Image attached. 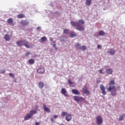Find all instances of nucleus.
<instances>
[{
	"label": "nucleus",
	"mask_w": 125,
	"mask_h": 125,
	"mask_svg": "<svg viewBox=\"0 0 125 125\" xmlns=\"http://www.w3.org/2000/svg\"><path fill=\"white\" fill-rule=\"evenodd\" d=\"M29 21L27 20H22L21 21V24L22 26H27L29 25Z\"/></svg>",
	"instance_id": "nucleus-8"
},
{
	"label": "nucleus",
	"mask_w": 125,
	"mask_h": 125,
	"mask_svg": "<svg viewBox=\"0 0 125 125\" xmlns=\"http://www.w3.org/2000/svg\"><path fill=\"white\" fill-rule=\"evenodd\" d=\"M25 40H22L21 41H17L16 44L18 46H23L24 45V43L25 42Z\"/></svg>",
	"instance_id": "nucleus-7"
},
{
	"label": "nucleus",
	"mask_w": 125,
	"mask_h": 125,
	"mask_svg": "<svg viewBox=\"0 0 125 125\" xmlns=\"http://www.w3.org/2000/svg\"><path fill=\"white\" fill-rule=\"evenodd\" d=\"M62 94H65V93H67V90H66V89L62 88L61 91Z\"/></svg>",
	"instance_id": "nucleus-23"
},
{
	"label": "nucleus",
	"mask_w": 125,
	"mask_h": 125,
	"mask_svg": "<svg viewBox=\"0 0 125 125\" xmlns=\"http://www.w3.org/2000/svg\"><path fill=\"white\" fill-rule=\"evenodd\" d=\"M83 93L84 94H87V95H89L90 92L89 91L87 90V88L86 87H84L83 89Z\"/></svg>",
	"instance_id": "nucleus-9"
},
{
	"label": "nucleus",
	"mask_w": 125,
	"mask_h": 125,
	"mask_svg": "<svg viewBox=\"0 0 125 125\" xmlns=\"http://www.w3.org/2000/svg\"><path fill=\"white\" fill-rule=\"evenodd\" d=\"M37 113L38 110H37V109L30 110L29 113H27L25 116L24 121H28V120H30V119L32 118V116H34V115H36V114Z\"/></svg>",
	"instance_id": "nucleus-1"
},
{
	"label": "nucleus",
	"mask_w": 125,
	"mask_h": 125,
	"mask_svg": "<svg viewBox=\"0 0 125 125\" xmlns=\"http://www.w3.org/2000/svg\"><path fill=\"white\" fill-rule=\"evenodd\" d=\"M62 42H64V40H62V39H61Z\"/></svg>",
	"instance_id": "nucleus-48"
},
{
	"label": "nucleus",
	"mask_w": 125,
	"mask_h": 125,
	"mask_svg": "<svg viewBox=\"0 0 125 125\" xmlns=\"http://www.w3.org/2000/svg\"><path fill=\"white\" fill-rule=\"evenodd\" d=\"M63 95H64L65 97H68L69 96V95L67 94V93L63 94Z\"/></svg>",
	"instance_id": "nucleus-42"
},
{
	"label": "nucleus",
	"mask_w": 125,
	"mask_h": 125,
	"mask_svg": "<svg viewBox=\"0 0 125 125\" xmlns=\"http://www.w3.org/2000/svg\"><path fill=\"white\" fill-rule=\"evenodd\" d=\"M109 86L110 85H112V84H115V81L111 80L109 82Z\"/></svg>",
	"instance_id": "nucleus-34"
},
{
	"label": "nucleus",
	"mask_w": 125,
	"mask_h": 125,
	"mask_svg": "<svg viewBox=\"0 0 125 125\" xmlns=\"http://www.w3.org/2000/svg\"><path fill=\"white\" fill-rule=\"evenodd\" d=\"M41 41L42 42H46L47 41V38H46V37H42V38H41Z\"/></svg>",
	"instance_id": "nucleus-28"
},
{
	"label": "nucleus",
	"mask_w": 125,
	"mask_h": 125,
	"mask_svg": "<svg viewBox=\"0 0 125 125\" xmlns=\"http://www.w3.org/2000/svg\"><path fill=\"white\" fill-rule=\"evenodd\" d=\"M72 92L73 94H75V95H80V94H81V93L80 92V91H79V90L75 89H73L72 90Z\"/></svg>",
	"instance_id": "nucleus-11"
},
{
	"label": "nucleus",
	"mask_w": 125,
	"mask_h": 125,
	"mask_svg": "<svg viewBox=\"0 0 125 125\" xmlns=\"http://www.w3.org/2000/svg\"><path fill=\"white\" fill-rule=\"evenodd\" d=\"M85 4L86 5H87V6H89L90 4H91V1H92V0H85Z\"/></svg>",
	"instance_id": "nucleus-19"
},
{
	"label": "nucleus",
	"mask_w": 125,
	"mask_h": 125,
	"mask_svg": "<svg viewBox=\"0 0 125 125\" xmlns=\"http://www.w3.org/2000/svg\"><path fill=\"white\" fill-rule=\"evenodd\" d=\"M68 83L69 84H73V82L70 80H68Z\"/></svg>",
	"instance_id": "nucleus-40"
},
{
	"label": "nucleus",
	"mask_w": 125,
	"mask_h": 125,
	"mask_svg": "<svg viewBox=\"0 0 125 125\" xmlns=\"http://www.w3.org/2000/svg\"><path fill=\"white\" fill-rule=\"evenodd\" d=\"M63 34H69V29H63Z\"/></svg>",
	"instance_id": "nucleus-31"
},
{
	"label": "nucleus",
	"mask_w": 125,
	"mask_h": 125,
	"mask_svg": "<svg viewBox=\"0 0 125 125\" xmlns=\"http://www.w3.org/2000/svg\"><path fill=\"white\" fill-rule=\"evenodd\" d=\"M73 99H74L75 101L76 102H83V100H84V98L83 97H81L80 96H73Z\"/></svg>",
	"instance_id": "nucleus-3"
},
{
	"label": "nucleus",
	"mask_w": 125,
	"mask_h": 125,
	"mask_svg": "<svg viewBox=\"0 0 125 125\" xmlns=\"http://www.w3.org/2000/svg\"><path fill=\"white\" fill-rule=\"evenodd\" d=\"M71 86H73L72 85H71Z\"/></svg>",
	"instance_id": "nucleus-50"
},
{
	"label": "nucleus",
	"mask_w": 125,
	"mask_h": 125,
	"mask_svg": "<svg viewBox=\"0 0 125 125\" xmlns=\"http://www.w3.org/2000/svg\"><path fill=\"white\" fill-rule=\"evenodd\" d=\"M53 118L54 119H57V118H58V115H54Z\"/></svg>",
	"instance_id": "nucleus-44"
},
{
	"label": "nucleus",
	"mask_w": 125,
	"mask_h": 125,
	"mask_svg": "<svg viewBox=\"0 0 125 125\" xmlns=\"http://www.w3.org/2000/svg\"><path fill=\"white\" fill-rule=\"evenodd\" d=\"M75 48L76 49H81V48L82 46H81V44L79 43L78 42H77L75 45Z\"/></svg>",
	"instance_id": "nucleus-18"
},
{
	"label": "nucleus",
	"mask_w": 125,
	"mask_h": 125,
	"mask_svg": "<svg viewBox=\"0 0 125 125\" xmlns=\"http://www.w3.org/2000/svg\"><path fill=\"white\" fill-rule=\"evenodd\" d=\"M104 10H106V9L105 8H104Z\"/></svg>",
	"instance_id": "nucleus-49"
},
{
	"label": "nucleus",
	"mask_w": 125,
	"mask_h": 125,
	"mask_svg": "<svg viewBox=\"0 0 125 125\" xmlns=\"http://www.w3.org/2000/svg\"><path fill=\"white\" fill-rule=\"evenodd\" d=\"M80 49H81V50H83L84 51V50H85L86 49V46L83 45V46H81V48H80Z\"/></svg>",
	"instance_id": "nucleus-32"
},
{
	"label": "nucleus",
	"mask_w": 125,
	"mask_h": 125,
	"mask_svg": "<svg viewBox=\"0 0 125 125\" xmlns=\"http://www.w3.org/2000/svg\"><path fill=\"white\" fill-rule=\"evenodd\" d=\"M9 77H10L11 78H13V79H14V74H13V73H10L9 74Z\"/></svg>",
	"instance_id": "nucleus-35"
},
{
	"label": "nucleus",
	"mask_w": 125,
	"mask_h": 125,
	"mask_svg": "<svg viewBox=\"0 0 125 125\" xmlns=\"http://www.w3.org/2000/svg\"><path fill=\"white\" fill-rule=\"evenodd\" d=\"M28 62L29 64H33L35 63V60H34L33 59H31L28 60Z\"/></svg>",
	"instance_id": "nucleus-25"
},
{
	"label": "nucleus",
	"mask_w": 125,
	"mask_h": 125,
	"mask_svg": "<svg viewBox=\"0 0 125 125\" xmlns=\"http://www.w3.org/2000/svg\"><path fill=\"white\" fill-rule=\"evenodd\" d=\"M69 114H68V113H67V112H65V111H62V112L61 114V116L62 117H65V116H67V115H68Z\"/></svg>",
	"instance_id": "nucleus-26"
},
{
	"label": "nucleus",
	"mask_w": 125,
	"mask_h": 125,
	"mask_svg": "<svg viewBox=\"0 0 125 125\" xmlns=\"http://www.w3.org/2000/svg\"><path fill=\"white\" fill-rule=\"evenodd\" d=\"M23 45L26 47V48H30V45H29V42L25 40Z\"/></svg>",
	"instance_id": "nucleus-17"
},
{
	"label": "nucleus",
	"mask_w": 125,
	"mask_h": 125,
	"mask_svg": "<svg viewBox=\"0 0 125 125\" xmlns=\"http://www.w3.org/2000/svg\"><path fill=\"white\" fill-rule=\"evenodd\" d=\"M65 120L67 122H70L72 120V115L70 114H67L65 117Z\"/></svg>",
	"instance_id": "nucleus-12"
},
{
	"label": "nucleus",
	"mask_w": 125,
	"mask_h": 125,
	"mask_svg": "<svg viewBox=\"0 0 125 125\" xmlns=\"http://www.w3.org/2000/svg\"><path fill=\"white\" fill-rule=\"evenodd\" d=\"M70 24L73 27H75H75L77 26V23L76 22V21H71Z\"/></svg>",
	"instance_id": "nucleus-24"
},
{
	"label": "nucleus",
	"mask_w": 125,
	"mask_h": 125,
	"mask_svg": "<svg viewBox=\"0 0 125 125\" xmlns=\"http://www.w3.org/2000/svg\"><path fill=\"white\" fill-rule=\"evenodd\" d=\"M108 91H111V95L112 96L117 95V89L115 85H110L108 88Z\"/></svg>",
	"instance_id": "nucleus-2"
},
{
	"label": "nucleus",
	"mask_w": 125,
	"mask_h": 125,
	"mask_svg": "<svg viewBox=\"0 0 125 125\" xmlns=\"http://www.w3.org/2000/svg\"><path fill=\"white\" fill-rule=\"evenodd\" d=\"M53 47H54V48H55V49L57 50V47H56V44H53Z\"/></svg>",
	"instance_id": "nucleus-39"
},
{
	"label": "nucleus",
	"mask_w": 125,
	"mask_h": 125,
	"mask_svg": "<svg viewBox=\"0 0 125 125\" xmlns=\"http://www.w3.org/2000/svg\"><path fill=\"white\" fill-rule=\"evenodd\" d=\"M97 83H100V81H99V80H97Z\"/></svg>",
	"instance_id": "nucleus-47"
},
{
	"label": "nucleus",
	"mask_w": 125,
	"mask_h": 125,
	"mask_svg": "<svg viewBox=\"0 0 125 125\" xmlns=\"http://www.w3.org/2000/svg\"><path fill=\"white\" fill-rule=\"evenodd\" d=\"M38 86L40 88H43V86H44V83L43 82H40Z\"/></svg>",
	"instance_id": "nucleus-16"
},
{
	"label": "nucleus",
	"mask_w": 125,
	"mask_h": 125,
	"mask_svg": "<svg viewBox=\"0 0 125 125\" xmlns=\"http://www.w3.org/2000/svg\"><path fill=\"white\" fill-rule=\"evenodd\" d=\"M102 71H103V68L99 70V72H100V74H104V72H103Z\"/></svg>",
	"instance_id": "nucleus-37"
},
{
	"label": "nucleus",
	"mask_w": 125,
	"mask_h": 125,
	"mask_svg": "<svg viewBox=\"0 0 125 125\" xmlns=\"http://www.w3.org/2000/svg\"><path fill=\"white\" fill-rule=\"evenodd\" d=\"M18 18L20 19L24 18V14H21L18 15Z\"/></svg>",
	"instance_id": "nucleus-30"
},
{
	"label": "nucleus",
	"mask_w": 125,
	"mask_h": 125,
	"mask_svg": "<svg viewBox=\"0 0 125 125\" xmlns=\"http://www.w3.org/2000/svg\"><path fill=\"white\" fill-rule=\"evenodd\" d=\"M49 40L50 41V42H52L53 43H55L56 42H55V41H53V38L51 37L49 38Z\"/></svg>",
	"instance_id": "nucleus-36"
},
{
	"label": "nucleus",
	"mask_w": 125,
	"mask_h": 125,
	"mask_svg": "<svg viewBox=\"0 0 125 125\" xmlns=\"http://www.w3.org/2000/svg\"><path fill=\"white\" fill-rule=\"evenodd\" d=\"M31 53H30L29 52H27L26 54H25V56H29V55H30Z\"/></svg>",
	"instance_id": "nucleus-38"
},
{
	"label": "nucleus",
	"mask_w": 125,
	"mask_h": 125,
	"mask_svg": "<svg viewBox=\"0 0 125 125\" xmlns=\"http://www.w3.org/2000/svg\"><path fill=\"white\" fill-rule=\"evenodd\" d=\"M99 36H101L102 37H103V36L105 35V33L103 30H100L98 34Z\"/></svg>",
	"instance_id": "nucleus-21"
},
{
	"label": "nucleus",
	"mask_w": 125,
	"mask_h": 125,
	"mask_svg": "<svg viewBox=\"0 0 125 125\" xmlns=\"http://www.w3.org/2000/svg\"><path fill=\"white\" fill-rule=\"evenodd\" d=\"M43 107H44V112H47V113H50V108L49 107H46L45 104H43Z\"/></svg>",
	"instance_id": "nucleus-13"
},
{
	"label": "nucleus",
	"mask_w": 125,
	"mask_h": 125,
	"mask_svg": "<svg viewBox=\"0 0 125 125\" xmlns=\"http://www.w3.org/2000/svg\"><path fill=\"white\" fill-rule=\"evenodd\" d=\"M7 22L8 24H11V23H12L13 22V20H12V19L10 18V19H8V20L7 21Z\"/></svg>",
	"instance_id": "nucleus-27"
},
{
	"label": "nucleus",
	"mask_w": 125,
	"mask_h": 125,
	"mask_svg": "<svg viewBox=\"0 0 125 125\" xmlns=\"http://www.w3.org/2000/svg\"><path fill=\"white\" fill-rule=\"evenodd\" d=\"M96 121L98 125H101L103 124V118L101 116H98L96 118Z\"/></svg>",
	"instance_id": "nucleus-4"
},
{
	"label": "nucleus",
	"mask_w": 125,
	"mask_h": 125,
	"mask_svg": "<svg viewBox=\"0 0 125 125\" xmlns=\"http://www.w3.org/2000/svg\"><path fill=\"white\" fill-rule=\"evenodd\" d=\"M76 29L78 31H80L82 32V31H83L84 30V27L80 23H77Z\"/></svg>",
	"instance_id": "nucleus-5"
},
{
	"label": "nucleus",
	"mask_w": 125,
	"mask_h": 125,
	"mask_svg": "<svg viewBox=\"0 0 125 125\" xmlns=\"http://www.w3.org/2000/svg\"><path fill=\"white\" fill-rule=\"evenodd\" d=\"M100 88L101 89V90H102V93L103 94V95H106V92L105 90V86H104L103 84H101L100 85Z\"/></svg>",
	"instance_id": "nucleus-6"
},
{
	"label": "nucleus",
	"mask_w": 125,
	"mask_h": 125,
	"mask_svg": "<svg viewBox=\"0 0 125 125\" xmlns=\"http://www.w3.org/2000/svg\"><path fill=\"white\" fill-rule=\"evenodd\" d=\"M35 125H40V123L38 122H36L35 123Z\"/></svg>",
	"instance_id": "nucleus-46"
},
{
	"label": "nucleus",
	"mask_w": 125,
	"mask_h": 125,
	"mask_svg": "<svg viewBox=\"0 0 125 125\" xmlns=\"http://www.w3.org/2000/svg\"><path fill=\"white\" fill-rule=\"evenodd\" d=\"M78 22H79V24H82L83 25V24H84V21L83 20H79L78 21Z\"/></svg>",
	"instance_id": "nucleus-33"
},
{
	"label": "nucleus",
	"mask_w": 125,
	"mask_h": 125,
	"mask_svg": "<svg viewBox=\"0 0 125 125\" xmlns=\"http://www.w3.org/2000/svg\"><path fill=\"white\" fill-rule=\"evenodd\" d=\"M97 47L99 49H100L102 47V46L101 45H98Z\"/></svg>",
	"instance_id": "nucleus-41"
},
{
	"label": "nucleus",
	"mask_w": 125,
	"mask_h": 125,
	"mask_svg": "<svg viewBox=\"0 0 125 125\" xmlns=\"http://www.w3.org/2000/svg\"><path fill=\"white\" fill-rule=\"evenodd\" d=\"M107 53H109L110 55H114L116 53V50L111 48L109 51H107Z\"/></svg>",
	"instance_id": "nucleus-10"
},
{
	"label": "nucleus",
	"mask_w": 125,
	"mask_h": 125,
	"mask_svg": "<svg viewBox=\"0 0 125 125\" xmlns=\"http://www.w3.org/2000/svg\"><path fill=\"white\" fill-rule=\"evenodd\" d=\"M106 71V73L109 74V75H112V74H113V70L111 68L107 69Z\"/></svg>",
	"instance_id": "nucleus-20"
},
{
	"label": "nucleus",
	"mask_w": 125,
	"mask_h": 125,
	"mask_svg": "<svg viewBox=\"0 0 125 125\" xmlns=\"http://www.w3.org/2000/svg\"><path fill=\"white\" fill-rule=\"evenodd\" d=\"M69 36L70 38H74V37H77V34L74 31H72L69 33Z\"/></svg>",
	"instance_id": "nucleus-15"
},
{
	"label": "nucleus",
	"mask_w": 125,
	"mask_h": 125,
	"mask_svg": "<svg viewBox=\"0 0 125 125\" xmlns=\"http://www.w3.org/2000/svg\"><path fill=\"white\" fill-rule=\"evenodd\" d=\"M50 121L52 123H54V119H53V118H51Z\"/></svg>",
	"instance_id": "nucleus-45"
},
{
	"label": "nucleus",
	"mask_w": 125,
	"mask_h": 125,
	"mask_svg": "<svg viewBox=\"0 0 125 125\" xmlns=\"http://www.w3.org/2000/svg\"><path fill=\"white\" fill-rule=\"evenodd\" d=\"M125 114H124L123 115H121L119 117V121H123L124 119H125Z\"/></svg>",
	"instance_id": "nucleus-29"
},
{
	"label": "nucleus",
	"mask_w": 125,
	"mask_h": 125,
	"mask_svg": "<svg viewBox=\"0 0 125 125\" xmlns=\"http://www.w3.org/2000/svg\"><path fill=\"white\" fill-rule=\"evenodd\" d=\"M41 26H38V27L37 28V31H40V30H41Z\"/></svg>",
	"instance_id": "nucleus-43"
},
{
	"label": "nucleus",
	"mask_w": 125,
	"mask_h": 125,
	"mask_svg": "<svg viewBox=\"0 0 125 125\" xmlns=\"http://www.w3.org/2000/svg\"><path fill=\"white\" fill-rule=\"evenodd\" d=\"M4 39L5 40L6 42L9 41V40H10V38L9 37V36L7 34H6L4 37Z\"/></svg>",
	"instance_id": "nucleus-22"
},
{
	"label": "nucleus",
	"mask_w": 125,
	"mask_h": 125,
	"mask_svg": "<svg viewBox=\"0 0 125 125\" xmlns=\"http://www.w3.org/2000/svg\"><path fill=\"white\" fill-rule=\"evenodd\" d=\"M37 72L39 73V74H44L45 70H44V68H40L37 70Z\"/></svg>",
	"instance_id": "nucleus-14"
}]
</instances>
